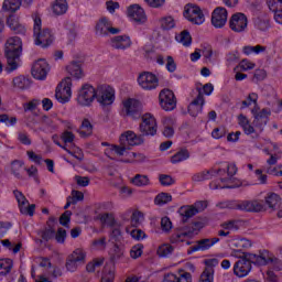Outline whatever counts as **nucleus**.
I'll return each mask as SVG.
<instances>
[{
  "instance_id": "c9c22d12",
  "label": "nucleus",
  "mask_w": 282,
  "mask_h": 282,
  "mask_svg": "<svg viewBox=\"0 0 282 282\" xmlns=\"http://www.w3.org/2000/svg\"><path fill=\"white\" fill-rule=\"evenodd\" d=\"M254 25L261 32H268L270 30V18L268 15H260L254 19Z\"/></svg>"
},
{
  "instance_id": "6ab92c4d",
  "label": "nucleus",
  "mask_w": 282,
  "mask_h": 282,
  "mask_svg": "<svg viewBox=\"0 0 282 282\" xmlns=\"http://www.w3.org/2000/svg\"><path fill=\"white\" fill-rule=\"evenodd\" d=\"M123 109L126 116H129V118H132L133 120H140V118H142V105L135 99L123 101Z\"/></svg>"
},
{
  "instance_id": "864d4df0",
  "label": "nucleus",
  "mask_w": 282,
  "mask_h": 282,
  "mask_svg": "<svg viewBox=\"0 0 282 282\" xmlns=\"http://www.w3.org/2000/svg\"><path fill=\"white\" fill-rule=\"evenodd\" d=\"M144 250L143 245H134L130 250V257L131 259H140L142 257V252Z\"/></svg>"
},
{
  "instance_id": "58836bf2",
  "label": "nucleus",
  "mask_w": 282,
  "mask_h": 282,
  "mask_svg": "<svg viewBox=\"0 0 282 282\" xmlns=\"http://www.w3.org/2000/svg\"><path fill=\"white\" fill-rule=\"evenodd\" d=\"M11 171L14 177H17L18 180H22V173L23 171H25V165L21 161H13L11 163Z\"/></svg>"
},
{
  "instance_id": "a211bd4d",
  "label": "nucleus",
  "mask_w": 282,
  "mask_h": 282,
  "mask_svg": "<svg viewBox=\"0 0 282 282\" xmlns=\"http://www.w3.org/2000/svg\"><path fill=\"white\" fill-rule=\"evenodd\" d=\"M159 100L164 111H173L177 107V99H175V94L171 89L161 90Z\"/></svg>"
},
{
  "instance_id": "0eeeda50",
  "label": "nucleus",
  "mask_w": 282,
  "mask_h": 282,
  "mask_svg": "<svg viewBox=\"0 0 282 282\" xmlns=\"http://www.w3.org/2000/svg\"><path fill=\"white\" fill-rule=\"evenodd\" d=\"M137 83L144 91H153L160 86V79L151 72H142L137 78Z\"/></svg>"
},
{
  "instance_id": "a18cd8bd",
  "label": "nucleus",
  "mask_w": 282,
  "mask_h": 282,
  "mask_svg": "<svg viewBox=\"0 0 282 282\" xmlns=\"http://www.w3.org/2000/svg\"><path fill=\"white\" fill-rule=\"evenodd\" d=\"M189 158L191 153L188 150H181L172 156L171 162L172 164H178V162H184V160H188Z\"/></svg>"
},
{
  "instance_id": "f3484780",
  "label": "nucleus",
  "mask_w": 282,
  "mask_h": 282,
  "mask_svg": "<svg viewBox=\"0 0 282 282\" xmlns=\"http://www.w3.org/2000/svg\"><path fill=\"white\" fill-rule=\"evenodd\" d=\"M139 130L142 135H155V133H158V122L155 121V117L151 113L143 115Z\"/></svg>"
},
{
  "instance_id": "f8f14e48",
  "label": "nucleus",
  "mask_w": 282,
  "mask_h": 282,
  "mask_svg": "<svg viewBox=\"0 0 282 282\" xmlns=\"http://www.w3.org/2000/svg\"><path fill=\"white\" fill-rule=\"evenodd\" d=\"M113 100H116V90L111 86L101 85L97 88V101L104 107L113 105Z\"/></svg>"
},
{
  "instance_id": "f704fd0d",
  "label": "nucleus",
  "mask_w": 282,
  "mask_h": 282,
  "mask_svg": "<svg viewBox=\"0 0 282 282\" xmlns=\"http://www.w3.org/2000/svg\"><path fill=\"white\" fill-rule=\"evenodd\" d=\"M80 138H89L94 133V126L89 119H84L78 130Z\"/></svg>"
},
{
  "instance_id": "4c0bfd02",
  "label": "nucleus",
  "mask_w": 282,
  "mask_h": 282,
  "mask_svg": "<svg viewBox=\"0 0 282 282\" xmlns=\"http://www.w3.org/2000/svg\"><path fill=\"white\" fill-rule=\"evenodd\" d=\"M215 175V170H205L203 172H198L192 176L193 182H204L206 180H213Z\"/></svg>"
},
{
  "instance_id": "a19ab883",
  "label": "nucleus",
  "mask_w": 282,
  "mask_h": 282,
  "mask_svg": "<svg viewBox=\"0 0 282 282\" xmlns=\"http://www.w3.org/2000/svg\"><path fill=\"white\" fill-rule=\"evenodd\" d=\"M163 135L165 138H173V135H175V129L173 128V120L171 118L163 120Z\"/></svg>"
},
{
  "instance_id": "5701e85b",
  "label": "nucleus",
  "mask_w": 282,
  "mask_h": 282,
  "mask_svg": "<svg viewBox=\"0 0 282 282\" xmlns=\"http://www.w3.org/2000/svg\"><path fill=\"white\" fill-rule=\"evenodd\" d=\"M205 102L204 93L200 88H197V97L188 106V113L192 118H197L202 113Z\"/></svg>"
},
{
  "instance_id": "9b49d317",
  "label": "nucleus",
  "mask_w": 282,
  "mask_h": 282,
  "mask_svg": "<svg viewBox=\"0 0 282 282\" xmlns=\"http://www.w3.org/2000/svg\"><path fill=\"white\" fill-rule=\"evenodd\" d=\"M87 253L83 249H76L70 256H68L66 261V270L68 272H76L78 265H85V259Z\"/></svg>"
},
{
  "instance_id": "de8ad7c7",
  "label": "nucleus",
  "mask_w": 282,
  "mask_h": 282,
  "mask_svg": "<svg viewBox=\"0 0 282 282\" xmlns=\"http://www.w3.org/2000/svg\"><path fill=\"white\" fill-rule=\"evenodd\" d=\"M172 200H173V196H171V194L169 193H160L154 198V203L156 204V206H164V204H169V202H172Z\"/></svg>"
},
{
  "instance_id": "052dcab7",
  "label": "nucleus",
  "mask_w": 282,
  "mask_h": 282,
  "mask_svg": "<svg viewBox=\"0 0 282 282\" xmlns=\"http://www.w3.org/2000/svg\"><path fill=\"white\" fill-rule=\"evenodd\" d=\"M124 259V249H120L119 247L115 248V252L111 257V261L113 263H118L119 261H122Z\"/></svg>"
},
{
  "instance_id": "49530a36",
  "label": "nucleus",
  "mask_w": 282,
  "mask_h": 282,
  "mask_svg": "<svg viewBox=\"0 0 282 282\" xmlns=\"http://www.w3.org/2000/svg\"><path fill=\"white\" fill-rule=\"evenodd\" d=\"M13 85L18 87V89H29L32 83L28 78L19 76L13 79Z\"/></svg>"
},
{
  "instance_id": "4d7b16f0",
  "label": "nucleus",
  "mask_w": 282,
  "mask_h": 282,
  "mask_svg": "<svg viewBox=\"0 0 282 282\" xmlns=\"http://www.w3.org/2000/svg\"><path fill=\"white\" fill-rule=\"evenodd\" d=\"M221 228L230 232V230H237L239 228V220H228L223 223Z\"/></svg>"
},
{
  "instance_id": "774afa93",
  "label": "nucleus",
  "mask_w": 282,
  "mask_h": 282,
  "mask_svg": "<svg viewBox=\"0 0 282 282\" xmlns=\"http://www.w3.org/2000/svg\"><path fill=\"white\" fill-rule=\"evenodd\" d=\"M72 219V212L70 210H66L64 214H62V216L59 217V224L62 226H67V224H69Z\"/></svg>"
},
{
  "instance_id": "dca6fc26",
  "label": "nucleus",
  "mask_w": 282,
  "mask_h": 282,
  "mask_svg": "<svg viewBox=\"0 0 282 282\" xmlns=\"http://www.w3.org/2000/svg\"><path fill=\"white\" fill-rule=\"evenodd\" d=\"M13 195L18 202V206L20 208V213L22 215H29V217H34V210H36V205L35 204H30L28 198H25V195H23L22 192L19 189L13 191Z\"/></svg>"
},
{
  "instance_id": "6e6d98bb",
  "label": "nucleus",
  "mask_w": 282,
  "mask_h": 282,
  "mask_svg": "<svg viewBox=\"0 0 282 282\" xmlns=\"http://www.w3.org/2000/svg\"><path fill=\"white\" fill-rule=\"evenodd\" d=\"M143 219H144V216L142 215V213H140V212L132 213L131 226L133 228H138V226H140L142 224Z\"/></svg>"
},
{
  "instance_id": "e2e57ef3",
  "label": "nucleus",
  "mask_w": 282,
  "mask_h": 282,
  "mask_svg": "<svg viewBox=\"0 0 282 282\" xmlns=\"http://www.w3.org/2000/svg\"><path fill=\"white\" fill-rule=\"evenodd\" d=\"M62 140L64 143L66 144H72V142H74V140H76V135H74V132L66 130L62 133L61 135Z\"/></svg>"
},
{
  "instance_id": "c85d7f7f",
  "label": "nucleus",
  "mask_w": 282,
  "mask_h": 282,
  "mask_svg": "<svg viewBox=\"0 0 282 282\" xmlns=\"http://www.w3.org/2000/svg\"><path fill=\"white\" fill-rule=\"evenodd\" d=\"M110 45L113 50H128V47H131V37L128 35H117L110 40Z\"/></svg>"
},
{
  "instance_id": "aec40b11",
  "label": "nucleus",
  "mask_w": 282,
  "mask_h": 282,
  "mask_svg": "<svg viewBox=\"0 0 282 282\" xmlns=\"http://www.w3.org/2000/svg\"><path fill=\"white\" fill-rule=\"evenodd\" d=\"M50 72V64L45 59H37L34 62L31 74L36 80H45L47 73Z\"/></svg>"
},
{
  "instance_id": "338daca9",
  "label": "nucleus",
  "mask_w": 282,
  "mask_h": 282,
  "mask_svg": "<svg viewBox=\"0 0 282 282\" xmlns=\"http://www.w3.org/2000/svg\"><path fill=\"white\" fill-rule=\"evenodd\" d=\"M67 237V231L63 228H59L55 234V240L57 243H65V239Z\"/></svg>"
},
{
  "instance_id": "13d9d810",
  "label": "nucleus",
  "mask_w": 282,
  "mask_h": 282,
  "mask_svg": "<svg viewBox=\"0 0 282 282\" xmlns=\"http://www.w3.org/2000/svg\"><path fill=\"white\" fill-rule=\"evenodd\" d=\"M161 230H163V232H171V230H173L171 218L165 216L161 219Z\"/></svg>"
},
{
  "instance_id": "b1692460",
  "label": "nucleus",
  "mask_w": 282,
  "mask_h": 282,
  "mask_svg": "<svg viewBox=\"0 0 282 282\" xmlns=\"http://www.w3.org/2000/svg\"><path fill=\"white\" fill-rule=\"evenodd\" d=\"M215 243H219V238H204L198 241L194 246L189 248L187 251L188 254H193V252H204L206 250H210L215 246Z\"/></svg>"
},
{
  "instance_id": "423d86ee",
  "label": "nucleus",
  "mask_w": 282,
  "mask_h": 282,
  "mask_svg": "<svg viewBox=\"0 0 282 282\" xmlns=\"http://www.w3.org/2000/svg\"><path fill=\"white\" fill-rule=\"evenodd\" d=\"M202 228V223H193L187 227L176 229L171 236V241L172 243H180V241H185V239H193L195 235H199Z\"/></svg>"
},
{
  "instance_id": "6e6552de",
  "label": "nucleus",
  "mask_w": 282,
  "mask_h": 282,
  "mask_svg": "<svg viewBox=\"0 0 282 282\" xmlns=\"http://www.w3.org/2000/svg\"><path fill=\"white\" fill-rule=\"evenodd\" d=\"M96 98L97 89L89 84H85L78 91L77 102L78 105H82V107H89V105H91Z\"/></svg>"
},
{
  "instance_id": "c03bdc74",
  "label": "nucleus",
  "mask_w": 282,
  "mask_h": 282,
  "mask_svg": "<svg viewBox=\"0 0 282 282\" xmlns=\"http://www.w3.org/2000/svg\"><path fill=\"white\" fill-rule=\"evenodd\" d=\"M150 183L149 176L142 174H137L131 178V184L139 187L149 186Z\"/></svg>"
},
{
  "instance_id": "4be33fe9",
  "label": "nucleus",
  "mask_w": 282,
  "mask_h": 282,
  "mask_svg": "<svg viewBox=\"0 0 282 282\" xmlns=\"http://www.w3.org/2000/svg\"><path fill=\"white\" fill-rule=\"evenodd\" d=\"M120 29L112 26L111 21L107 18H101L96 25V34L99 36H109V34H119Z\"/></svg>"
},
{
  "instance_id": "680f3d73",
  "label": "nucleus",
  "mask_w": 282,
  "mask_h": 282,
  "mask_svg": "<svg viewBox=\"0 0 282 282\" xmlns=\"http://www.w3.org/2000/svg\"><path fill=\"white\" fill-rule=\"evenodd\" d=\"M257 100H259V95H257L256 93H251L249 94L247 100L242 101V109L246 107H250V105H257Z\"/></svg>"
},
{
  "instance_id": "0e129e2a",
  "label": "nucleus",
  "mask_w": 282,
  "mask_h": 282,
  "mask_svg": "<svg viewBox=\"0 0 282 282\" xmlns=\"http://www.w3.org/2000/svg\"><path fill=\"white\" fill-rule=\"evenodd\" d=\"M1 243L4 246V248H8V250H12L13 254H17V252L21 250V243L14 246L9 239L2 240Z\"/></svg>"
},
{
  "instance_id": "cd10ccee",
  "label": "nucleus",
  "mask_w": 282,
  "mask_h": 282,
  "mask_svg": "<svg viewBox=\"0 0 282 282\" xmlns=\"http://www.w3.org/2000/svg\"><path fill=\"white\" fill-rule=\"evenodd\" d=\"M128 17H130V19L135 23H144V21H147V13H144V9L138 4H132L128 8Z\"/></svg>"
},
{
  "instance_id": "ddd939ff",
  "label": "nucleus",
  "mask_w": 282,
  "mask_h": 282,
  "mask_svg": "<svg viewBox=\"0 0 282 282\" xmlns=\"http://www.w3.org/2000/svg\"><path fill=\"white\" fill-rule=\"evenodd\" d=\"M184 17L189 21L191 23H194V25H202L206 21V18L204 17V12H202V9L194 4H187L184 11Z\"/></svg>"
},
{
  "instance_id": "e433bc0d",
  "label": "nucleus",
  "mask_w": 282,
  "mask_h": 282,
  "mask_svg": "<svg viewBox=\"0 0 282 282\" xmlns=\"http://www.w3.org/2000/svg\"><path fill=\"white\" fill-rule=\"evenodd\" d=\"M66 70L73 78H80L83 76V68L80 67V62H72L67 67Z\"/></svg>"
},
{
  "instance_id": "79ce46f5",
  "label": "nucleus",
  "mask_w": 282,
  "mask_h": 282,
  "mask_svg": "<svg viewBox=\"0 0 282 282\" xmlns=\"http://www.w3.org/2000/svg\"><path fill=\"white\" fill-rule=\"evenodd\" d=\"M177 43L184 45V47H189L191 43H193V37L188 31H183L178 35L175 36Z\"/></svg>"
},
{
  "instance_id": "09e8293b",
  "label": "nucleus",
  "mask_w": 282,
  "mask_h": 282,
  "mask_svg": "<svg viewBox=\"0 0 282 282\" xmlns=\"http://www.w3.org/2000/svg\"><path fill=\"white\" fill-rule=\"evenodd\" d=\"M162 30H173L175 28V19L173 17H165L160 20Z\"/></svg>"
},
{
  "instance_id": "f03ea898",
  "label": "nucleus",
  "mask_w": 282,
  "mask_h": 282,
  "mask_svg": "<svg viewBox=\"0 0 282 282\" xmlns=\"http://www.w3.org/2000/svg\"><path fill=\"white\" fill-rule=\"evenodd\" d=\"M251 113L253 116L252 123H250L248 117L243 115L238 117V122L246 135H252L253 139H257L259 135H261V133H263L268 122H270L272 110H270V108H263L262 110H259V107H254L251 110Z\"/></svg>"
},
{
  "instance_id": "bf43d9fd",
  "label": "nucleus",
  "mask_w": 282,
  "mask_h": 282,
  "mask_svg": "<svg viewBox=\"0 0 282 282\" xmlns=\"http://www.w3.org/2000/svg\"><path fill=\"white\" fill-rule=\"evenodd\" d=\"M159 182L162 186H173L175 184V180L171 175L161 174L159 176Z\"/></svg>"
},
{
  "instance_id": "2eb2a0df",
  "label": "nucleus",
  "mask_w": 282,
  "mask_h": 282,
  "mask_svg": "<svg viewBox=\"0 0 282 282\" xmlns=\"http://www.w3.org/2000/svg\"><path fill=\"white\" fill-rule=\"evenodd\" d=\"M13 195L18 202V206L20 208V213L22 215H29V217H34V210H36V205L35 204H30L28 198H25V195H23L22 192L19 189L13 191Z\"/></svg>"
},
{
  "instance_id": "393cba45",
  "label": "nucleus",
  "mask_w": 282,
  "mask_h": 282,
  "mask_svg": "<svg viewBox=\"0 0 282 282\" xmlns=\"http://www.w3.org/2000/svg\"><path fill=\"white\" fill-rule=\"evenodd\" d=\"M232 32H245L248 28V18L243 13H235L229 20Z\"/></svg>"
},
{
  "instance_id": "37998d69",
  "label": "nucleus",
  "mask_w": 282,
  "mask_h": 282,
  "mask_svg": "<svg viewBox=\"0 0 282 282\" xmlns=\"http://www.w3.org/2000/svg\"><path fill=\"white\" fill-rule=\"evenodd\" d=\"M12 259L0 260V276H7L12 271Z\"/></svg>"
},
{
  "instance_id": "72a5a7b5",
  "label": "nucleus",
  "mask_w": 282,
  "mask_h": 282,
  "mask_svg": "<svg viewBox=\"0 0 282 282\" xmlns=\"http://www.w3.org/2000/svg\"><path fill=\"white\" fill-rule=\"evenodd\" d=\"M178 213L182 217L183 224H186L191 219V217H195L197 215V210L195 209V206H183L178 209Z\"/></svg>"
},
{
  "instance_id": "c756f323",
  "label": "nucleus",
  "mask_w": 282,
  "mask_h": 282,
  "mask_svg": "<svg viewBox=\"0 0 282 282\" xmlns=\"http://www.w3.org/2000/svg\"><path fill=\"white\" fill-rule=\"evenodd\" d=\"M116 280V264L107 263L104 267L101 282H113Z\"/></svg>"
},
{
  "instance_id": "39448f33",
  "label": "nucleus",
  "mask_w": 282,
  "mask_h": 282,
  "mask_svg": "<svg viewBox=\"0 0 282 282\" xmlns=\"http://www.w3.org/2000/svg\"><path fill=\"white\" fill-rule=\"evenodd\" d=\"M41 25V18L35 15L33 25L35 45H40V47H50V44L54 43V35H52V31H50V29L42 30Z\"/></svg>"
},
{
  "instance_id": "2f4dec72",
  "label": "nucleus",
  "mask_w": 282,
  "mask_h": 282,
  "mask_svg": "<svg viewBox=\"0 0 282 282\" xmlns=\"http://www.w3.org/2000/svg\"><path fill=\"white\" fill-rule=\"evenodd\" d=\"M69 6L67 4V0H55L52 4L53 14L56 17H61L67 13Z\"/></svg>"
},
{
  "instance_id": "ea45409f",
  "label": "nucleus",
  "mask_w": 282,
  "mask_h": 282,
  "mask_svg": "<svg viewBox=\"0 0 282 282\" xmlns=\"http://www.w3.org/2000/svg\"><path fill=\"white\" fill-rule=\"evenodd\" d=\"M21 8V0H4L2 10L6 12H17Z\"/></svg>"
},
{
  "instance_id": "9d476101",
  "label": "nucleus",
  "mask_w": 282,
  "mask_h": 282,
  "mask_svg": "<svg viewBox=\"0 0 282 282\" xmlns=\"http://www.w3.org/2000/svg\"><path fill=\"white\" fill-rule=\"evenodd\" d=\"M225 169L227 171V177L220 178L221 184L217 183V181L212 182L209 184L212 191H217L219 188H236L235 185H226V183L230 182V180L237 175V165L234 163H226Z\"/></svg>"
},
{
  "instance_id": "7ed1b4c3",
  "label": "nucleus",
  "mask_w": 282,
  "mask_h": 282,
  "mask_svg": "<svg viewBox=\"0 0 282 282\" xmlns=\"http://www.w3.org/2000/svg\"><path fill=\"white\" fill-rule=\"evenodd\" d=\"M23 53V42L21 37H9L4 44V56L7 58V72L19 69L21 54Z\"/></svg>"
},
{
  "instance_id": "4468645a",
  "label": "nucleus",
  "mask_w": 282,
  "mask_h": 282,
  "mask_svg": "<svg viewBox=\"0 0 282 282\" xmlns=\"http://www.w3.org/2000/svg\"><path fill=\"white\" fill-rule=\"evenodd\" d=\"M13 195L18 202V206L20 208V213L22 215H29V217H34V210H36V205L35 204H30L28 198H25V195H23L22 192L19 189L13 191Z\"/></svg>"
},
{
  "instance_id": "69168bd1",
  "label": "nucleus",
  "mask_w": 282,
  "mask_h": 282,
  "mask_svg": "<svg viewBox=\"0 0 282 282\" xmlns=\"http://www.w3.org/2000/svg\"><path fill=\"white\" fill-rule=\"evenodd\" d=\"M39 105H41L40 99H32L31 101L23 104V109L24 111H34Z\"/></svg>"
},
{
  "instance_id": "bb28decb",
  "label": "nucleus",
  "mask_w": 282,
  "mask_h": 282,
  "mask_svg": "<svg viewBox=\"0 0 282 282\" xmlns=\"http://www.w3.org/2000/svg\"><path fill=\"white\" fill-rule=\"evenodd\" d=\"M163 282H193V275L186 271L167 273L164 275Z\"/></svg>"
},
{
  "instance_id": "7c9ffc66",
  "label": "nucleus",
  "mask_w": 282,
  "mask_h": 282,
  "mask_svg": "<svg viewBox=\"0 0 282 282\" xmlns=\"http://www.w3.org/2000/svg\"><path fill=\"white\" fill-rule=\"evenodd\" d=\"M7 25H9L10 30L15 34H25V26L19 23V18L14 15H10L7 20Z\"/></svg>"
},
{
  "instance_id": "a878e982",
  "label": "nucleus",
  "mask_w": 282,
  "mask_h": 282,
  "mask_svg": "<svg viewBox=\"0 0 282 282\" xmlns=\"http://www.w3.org/2000/svg\"><path fill=\"white\" fill-rule=\"evenodd\" d=\"M226 23H228V11L224 7H217L212 13V25L219 29Z\"/></svg>"
},
{
  "instance_id": "603ef678",
  "label": "nucleus",
  "mask_w": 282,
  "mask_h": 282,
  "mask_svg": "<svg viewBox=\"0 0 282 282\" xmlns=\"http://www.w3.org/2000/svg\"><path fill=\"white\" fill-rule=\"evenodd\" d=\"M214 274L215 270H212L210 268H205V270L200 274L199 282H213Z\"/></svg>"
},
{
  "instance_id": "1a4fd4ad",
  "label": "nucleus",
  "mask_w": 282,
  "mask_h": 282,
  "mask_svg": "<svg viewBox=\"0 0 282 282\" xmlns=\"http://www.w3.org/2000/svg\"><path fill=\"white\" fill-rule=\"evenodd\" d=\"M55 98L63 105L69 102V99L72 98V77H66L61 82L55 90Z\"/></svg>"
},
{
  "instance_id": "8fccbe9b",
  "label": "nucleus",
  "mask_w": 282,
  "mask_h": 282,
  "mask_svg": "<svg viewBox=\"0 0 282 282\" xmlns=\"http://www.w3.org/2000/svg\"><path fill=\"white\" fill-rule=\"evenodd\" d=\"M174 250L175 248H173L171 245H162L158 249V254L159 257H170V254H173Z\"/></svg>"
},
{
  "instance_id": "473e14b6",
  "label": "nucleus",
  "mask_w": 282,
  "mask_h": 282,
  "mask_svg": "<svg viewBox=\"0 0 282 282\" xmlns=\"http://www.w3.org/2000/svg\"><path fill=\"white\" fill-rule=\"evenodd\" d=\"M281 202H282V198L276 193H270L265 197V204L271 210H276V208H281Z\"/></svg>"
},
{
  "instance_id": "412c9836",
  "label": "nucleus",
  "mask_w": 282,
  "mask_h": 282,
  "mask_svg": "<svg viewBox=\"0 0 282 282\" xmlns=\"http://www.w3.org/2000/svg\"><path fill=\"white\" fill-rule=\"evenodd\" d=\"M120 144L123 147H138L144 142V139L142 138V134H135V132L128 130L123 132L119 138Z\"/></svg>"
},
{
  "instance_id": "f257e3e1",
  "label": "nucleus",
  "mask_w": 282,
  "mask_h": 282,
  "mask_svg": "<svg viewBox=\"0 0 282 282\" xmlns=\"http://www.w3.org/2000/svg\"><path fill=\"white\" fill-rule=\"evenodd\" d=\"M252 263L254 265H268V263H273V265L278 267V270H282V262L276 257L272 256V253L268 251H263L260 254L254 253H243L242 257L234 265V274L239 276V279H243V276H248L252 271Z\"/></svg>"
},
{
  "instance_id": "5fc2aeb1",
  "label": "nucleus",
  "mask_w": 282,
  "mask_h": 282,
  "mask_svg": "<svg viewBox=\"0 0 282 282\" xmlns=\"http://www.w3.org/2000/svg\"><path fill=\"white\" fill-rule=\"evenodd\" d=\"M129 148L127 145L120 144V145H110L109 151L111 153H115V155H119V158H122L124 153H127V150Z\"/></svg>"
},
{
  "instance_id": "3c124183",
  "label": "nucleus",
  "mask_w": 282,
  "mask_h": 282,
  "mask_svg": "<svg viewBox=\"0 0 282 282\" xmlns=\"http://www.w3.org/2000/svg\"><path fill=\"white\" fill-rule=\"evenodd\" d=\"M105 263V259L98 258L93 260L86 265L87 272H96L97 268H100Z\"/></svg>"
},
{
  "instance_id": "20e7f679",
  "label": "nucleus",
  "mask_w": 282,
  "mask_h": 282,
  "mask_svg": "<svg viewBox=\"0 0 282 282\" xmlns=\"http://www.w3.org/2000/svg\"><path fill=\"white\" fill-rule=\"evenodd\" d=\"M221 208L245 210V213H263L265 205L262 200H228L220 204Z\"/></svg>"
}]
</instances>
